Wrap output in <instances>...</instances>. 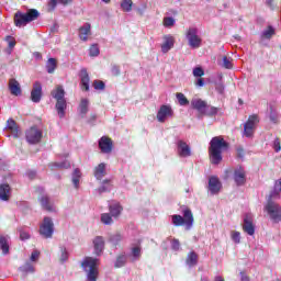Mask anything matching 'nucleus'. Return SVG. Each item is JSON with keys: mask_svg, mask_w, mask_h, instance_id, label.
Segmentation results:
<instances>
[{"mask_svg": "<svg viewBox=\"0 0 281 281\" xmlns=\"http://www.w3.org/2000/svg\"><path fill=\"white\" fill-rule=\"evenodd\" d=\"M229 148V143L223 136H215L210 142L209 155L211 162L218 166L223 161V153Z\"/></svg>", "mask_w": 281, "mask_h": 281, "instance_id": "nucleus-1", "label": "nucleus"}, {"mask_svg": "<svg viewBox=\"0 0 281 281\" xmlns=\"http://www.w3.org/2000/svg\"><path fill=\"white\" fill-rule=\"evenodd\" d=\"M183 216L179 214L171 215V223L175 227H181L184 225L187 231L192 229V225H194V216L192 215V211L190 209H184L182 211Z\"/></svg>", "mask_w": 281, "mask_h": 281, "instance_id": "nucleus-2", "label": "nucleus"}, {"mask_svg": "<svg viewBox=\"0 0 281 281\" xmlns=\"http://www.w3.org/2000/svg\"><path fill=\"white\" fill-rule=\"evenodd\" d=\"M52 98L56 100L55 109L57 111V114L59 117H65V110L67 109V99H65V89L63 86H57L56 89H54L50 92Z\"/></svg>", "mask_w": 281, "mask_h": 281, "instance_id": "nucleus-3", "label": "nucleus"}, {"mask_svg": "<svg viewBox=\"0 0 281 281\" xmlns=\"http://www.w3.org/2000/svg\"><path fill=\"white\" fill-rule=\"evenodd\" d=\"M41 13L36 9H30L27 12L23 13L18 11L14 14V24L16 27H25L27 23H32V21H36Z\"/></svg>", "mask_w": 281, "mask_h": 281, "instance_id": "nucleus-4", "label": "nucleus"}, {"mask_svg": "<svg viewBox=\"0 0 281 281\" xmlns=\"http://www.w3.org/2000/svg\"><path fill=\"white\" fill-rule=\"evenodd\" d=\"M98 262L93 257H86L81 263L83 271L87 273V281H98Z\"/></svg>", "mask_w": 281, "mask_h": 281, "instance_id": "nucleus-5", "label": "nucleus"}, {"mask_svg": "<svg viewBox=\"0 0 281 281\" xmlns=\"http://www.w3.org/2000/svg\"><path fill=\"white\" fill-rule=\"evenodd\" d=\"M54 220L49 216H45L43 222L40 224L38 234L42 238L49 239L54 237Z\"/></svg>", "mask_w": 281, "mask_h": 281, "instance_id": "nucleus-6", "label": "nucleus"}, {"mask_svg": "<svg viewBox=\"0 0 281 281\" xmlns=\"http://www.w3.org/2000/svg\"><path fill=\"white\" fill-rule=\"evenodd\" d=\"M25 139L27 144L36 146V144H41V140L43 139V131H41L36 126H32L29 130H26Z\"/></svg>", "mask_w": 281, "mask_h": 281, "instance_id": "nucleus-7", "label": "nucleus"}, {"mask_svg": "<svg viewBox=\"0 0 281 281\" xmlns=\"http://www.w3.org/2000/svg\"><path fill=\"white\" fill-rule=\"evenodd\" d=\"M273 199L269 198L268 203L266 205V211L269 214L271 221L273 223H280L281 221V206L279 204H276Z\"/></svg>", "mask_w": 281, "mask_h": 281, "instance_id": "nucleus-8", "label": "nucleus"}, {"mask_svg": "<svg viewBox=\"0 0 281 281\" xmlns=\"http://www.w3.org/2000/svg\"><path fill=\"white\" fill-rule=\"evenodd\" d=\"M186 36L191 49H199V47H201L202 40L201 36H199L198 27H189Z\"/></svg>", "mask_w": 281, "mask_h": 281, "instance_id": "nucleus-9", "label": "nucleus"}, {"mask_svg": "<svg viewBox=\"0 0 281 281\" xmlns=\"http://www.w3.org/2000/svg\"><path fill=\"white\" fill-rule=\"evenodd\" d=\"M3 133L4 137H14L15 139H19L21 135V128L19 127V124H16V121H14V119H9L7 121Z\"/></svg>", "mask_w": 281, "mask_h": 281, "instance_id": "nucleus-10", "label": "nucleus"}, {"mask_svg": "<svg viewBox=\"0 0 281 281\" xmlns=\"http://www.w3.org/2000/svg\"><path fill=\"white\" fill-rule=\"evenodd\" d=\"M222 188L223 183H221L218 177L211 176L209 178L207 191L211 196H216V194H220Z\"/></svg>", "mask_w": 281, "mask_h": 281, "instance_id": "nucleus-11", "label": "nucleus"}, {"mask_svg": "<svg viewBox=\"0 0 281 281\" xmlns=\"http://www.w3.org/2000/svg\"><path fill=\"white\" fill-rule=\"evenodd\" d=\"M233 180L238 188L245 186L247 183V172L245 168L237 167L233 172Z\"/></svg>", "mask_w": 281, "mask_h": 281, "instance_id": "nucleus-12", "label": "nucleus"}, {"mask_svg": "<svg viewBox=\"0 0 281 281\" xmlns=\"http://www.w3.org/2000/svg\"><path fill=\"white\" fill-rule=\"evenodd\" d=\"M175 115V111H172V106L170 105H161L157 112V121L160 124H164L168 117H172Z\"/></svg>", "mask_w": 281, "mask_h": 281, "instance_id": "nucleus-13", "label": "nucleus"}, {"mask_svg": "<svg viewBox=\"0 0 281 281\" xmlns=\"http://www.w3.org/2000/svg\"><path fill=\"white\" fill-rule=\"evenodd\" d=\"M177 146V154L179 155V157H191L192 156V149L190 148V145H188V143H186V140H177L176 143Z\"/></svg>", "mask_w": 281, "mask_h": 281, "instance_id": "nucleus-14", "label": "nucleus"}, {"mask_svg": "<svg viewBox=\"0 0 281 281\" xmlns=\"http://www.w3.org/2000/svg\"><path fill=\"white\" fill-rule=\"evenodd\" d=\"M99 148L103 155H110L113 153V140L109 136H102L99 139Z\"/></svg>", "mask_w": 281, "mask_h": 281, "instance_id": "nucleus-15", "label": "nucleus"}, {"mask_svg": "<svg viewBox=\"0 0 281 281\" xmlns=\"http://www.w3.org/2000/svg\"><path fill=\"white\" fill-rule=\"evenodd\" d=\"M43 98V85L40 81H35L31 91V100L35 104H38Z\"/></svg>", "mask_w": 281, "mask_h": 281, "instance_id": "nucleus-16", "label": "nucleus"}, {"mask_svg": "<svg viewBox=\"0 0 281 281\" xmlns=\"http://www.w3.org/2000/svg\"><path fill=\"white\" fill-rule=\"evenodd\" d=\"M79 78L82 91H89V82H91V78L89 77L87 68H81L79 71Z\"/></svg>", "mask_w": 281, "mask_h": 281, "instance_id": "nucleus-17", "label": "nucleus"}, {"mask_svg": "<svg viewBox=\"0 0 281 281\" xmlns=\"http://www.w3.org/2000/svg\"><path fill=\"white\" fill-rule=\"evenodd\" d=\"M243 229L248 236H254L256 234V226L254 225V222H251L249 215H245L244 217Z\"/></svg>", "mask_w": 281, "mask_h": 281, "instance_id": "nucleus-18", "label": "nucleus"}, {"mask_svg": "<svg viewBox=\"0 0 281 281\" xmlns=\"http://www.w3.org/2000/svg\"><path fill=\"white\" fill-rule=\"evenodd\" d=\"M93 175L97 181H102L106 177V164L101 162L94 167Z\"/></svg>", "mask_w": 281, "mask_h": 281, "instance_id": "nucleus-19", "label": "nucleus"}, {"mask_svg": "<svg viewBox=\"0 0 281 281\" xmlns=\"http://www.w3.org/2000/svg\"><path fill=\"white\" fill-rule=\"evenodd\" d=\"M164 44L161 45V52L162 54H168L172 47H175V37L171 35H165L164 36Z\"/></svg>", "mask_w": 281, "mask_h": 281, "instance_id": "nucleus-20", "label": "nucleus"}, {"mask_svg": "<svg viewBox=\"0 0 281 281\" xmlns=\"http://www.w3.org/2000/svg\"><path fill=\"white\" fill-rule=\"evenodd\" d=\"M93 247L95 256H102V252L104 251V237L97 236L93 239Z\"/></svg>", "mask_w": 281, "mask_h": 281, "instance_id": "nucleus-21", "label": "nucleus"}, {"mask_svg": "<svg viewBox=\"0 0 281 281\" xmlns=\"http://www.w3.org/2000/svg\"><path fill=\"white\" fill-rule=\"evenodd\" d=\"M0 249L3 256H8V254H10V236L8 235L0 236Z\"/></svg>", "mask_w": 281, "mask_h": 281, "instance_id": "nucleus-22", "label": "nucleus"}, {"mask_svg": "<svg viewBox=\"0 0 281 281\" xmlns=\"http://www.w3.org/2000/svg\"><path fill=\"white\" fill-rule=\"evenodd\" d=\"M9 91L11 92V95H15V97L21 95L22 93L21 83H19L16 79H10Z\"/></svg>", "mask_w": 281, "mask_h": 281, "instance_id": "nucleus-23", "label": "nucleus"}, {"mask_svg": "<svg viewBox=\"0 0 281 281\" xmlns=\"http://www.w3.org/2000/svg\"><path fill=\"white\" fill-rule=\"evenodd\" d=\"M89 35H91V24L85 23L80 29H79V38L80 41H89Z\"/></svg>", "mask_w": 281, "mask_h": 281, "instance_id": "nucleus-24", "label": "nucleus"}, {"mask_svg": "<svg viewBox=\"0 0 281 281\" xmlns=\"http://www.w3.org/2000/svg\"><path fill=\"white\" fill-rule=\"evenodd\" d=\"M40 203H41L42 207L44 210H46L47 212H56V206L52 202H49V196L42 195L40 198Z\"/></svg>", "mask_w": 281, "mask_h": 281, "instance_id": "nucleus-25", "label": "nucleus"}, {"mask_svg": "<svg viewBox=\"0 0 281 281\" xmlns=\"http://www.w3.org/2000/svg\"><path fill=\"white\" fill-rule=\"evenodd\" d=\"M191 105L200 113V115H203L207 103L201 99H194L191 101Z\"/></svg>", "mask_w": 281, "mask_h": 281, "instance_id": "nucleus-26", "label": "nucleus"}, {"mask_svg": "<svg viewBox=\"0 0 281 281\" xmlns=\"http://www.w3.org/2000/svg\"><path fill=\"white\" fill-rule=\"evenodd\" d=\"M127 258H131V262H137L142 258V247L134 246L131 248V254L127 255Z\"/></svg>", "mask_w": 281, "mask_h": 281, "instance_id": "nucleus-27", "label": "nucleus"}, {"mask_svg": "<svg viewBox=\"0 0 281 281\" xmlns=\"http://www.w3.org/2000/svg\"><path fill=\"white\" fill-rule=\"evenodd\" d=\"M19 271L23 273V276H27L30 273H36V268L34 267V265H32V262L26 261L19 268Z\"/></svg>", "mask_w": 281, "mask_h": 281, "instance_id": "nucleus-28", "label": "nucleus"}, {"mask_svg": "<svg viewBox=\"0 0 281 281\" xmlns=\"http://www.w3.org/2000/svg\"><path fill=\"white\" fill-rule=\"evenodd\" d=\"M111 190H113V183L111 182V179H105L101 182L97 192H99V194H104V192H111Z\"/></svg>", "mask_w": 281, "mask_h": 281, "instance_id": "nucleus-29", "label": "nucleus"}, {"mask_svg": "<svg viewBox=\"0 0 281 281\" xmlns=\"http://www.w3.org/2000/svg\"><path fill=\"white\" fill-rule=\"evenodd\" d=\"M217 65L223 69H234V59L232 57L224 56L222 60L217 61Z\"/></svg>", "mask_w": 281, "mask_h": 281, "instance_id": "nucleus-30", "label": "nucleus"}, {"mask_svg": "<svg viewBox=\"0 0 281 281\" xmlns=\"http://www.w3.org/2000/svg\"><path fill=\"white\" fill-rule=\"evenodd\" d=\"M10 184H0V201H10Z\"/></svg>", "mask_w": 281, "mask_h": 281, "instance_id": "nucleus-31", "label": "nucleus"}, {"mask_svg": "<svg viewBox=\"0 0 281 281\" xmlns=\"http://www.w3.org/2000/svg\"><path fill=\"white\" fill-rule=\"evenodd\" d=\"M109 210H110L111 216H113V218H117V216H120V214H122L123 207L120 203L114 202L109 205Z\"/></svg>", "mask_w": 281, "mask_h": 281, "instance_id": "nucleus-32", "label": "nucleus"}, {"mask_svg": "<svg viewBox=\"0 0 281 281\" xmlns=\"http://www.w3.org/2000/svg\"><path fill=\"white\" fill-rule=\"evenodd\" d=\"M276 35V29L273 26L269 25L266 30H263L260 34L261 41H271V38Z\"/></svg>", "mask_w": 281, "mask_h": 281, "instance_id": "nucleus-33", "label": "nucleus"}, {"mask_svg": "<svg viewBox=\"0 0 281 281\" xmlns=\"http://www.w3.org/2000/svg\"><path fill=\"white\" fill-rule=\"evenodd\" d=\"M187 266L192 268V267H196V265L199 263V255H196V252L191 251L188 256H187Z\"/></svg>", "mask_w": 281, "mask_h": 281, "instance_id": "nucleus-34", "label": "nucleus"}, {"mask_svg": "<svg viewBox=\"0 0 281 281\" xmlns=\"http://www.w3.org/2000/svg\"><path fill=\"white\" fill-rule=\"evenodd\" d=\"M127 260H128V256L125 255V252L119 255V256L116 257L115 262H114L115 269H122V267H125Z\"/></svg>", "mask_w": 281, "mask_h": 281, "instance_id": "nucleus-35", "label": "nucleus"}, {"mask_svg": "<svg viewBox=\"0 0 281 281\" xmlns=\"http://www.w3.org/2000/svg\"><path fill=\"white\" fill-rule=\"evenodd\" d=\"M78 111H79L81 117H85V115H87V113H89V99H81L79 106H78Z\"/></svg>", "mask_w": 281, "mask_h": 281, "instance_id": "nucleus-36", "label": "nucleus"}, {"mask_svg": "<svg viewBox=\"0 0 281 281\" xmlns=\"http://www.w3.org/2000/svg\"><path fill=\"white\" fill-rule=\"evenodd\" d=\"M281 194V179L274 182L273 190L270 192L269 199H280Z\"/></svg>", "mask_w": 281, "mask_h": 281, "instance_id": "nucleus-37", "label": "nucleus"}, {"mask_svg": "<svg viewBox=\"0 0 281 281\" xmlns=\"http://www.w3.org/2000/svg\"><path fill=\"white\" fill-rule=\"evenodd\" d=\"M56 67H58V61L56 60V58H48V60L46 61L47 74H54L56 71Z\"/></svg>", "mask_w": 281, "mask_h": 281, "instance_id": "nucleus-38", "label": "nucleus"}, {"mask_svg": "<svg viewBox=\"0 0 281 281\" xmlns=\"http://www.w3.org/2000/svg\"><path fill=\"white\" fill-rule=\"evenodd\" d=\"M80 177H82V173L80 172V169H75L71 176V182L74 184V188L78 190L80 188Z\"/></svg>", "mask_w": 281, "mask_h": 281, "instance_id": "nucleus-39", "label": "nucleus"}, {"mask_svg": "<svg viewBox=\"0 0 281 281\" xmlns=\"http://www.w3.org/2000/svg\"><path fill=\"white\" fill-rule=\"evenodd\" d=\"M218 111H221V109L206 104V108L204 109V112L202 113V115L214 117V115H218Z\"/></svg>", "mask_w": 281, "mask_h": 281, "instance_id": "nucleus-40", "label": "nucleus"}, {"mask_svg": "<svg viewBox=\"0 0 281 281\" xmlns=\"http://www.w3.org/2000/svg\"><path fill=\"white\" fill-rule=\"evenodd\" d=\"M59 262H61V265H65V262H67V260H69V251L67 250V247L65 246H59Z\"/></svg>", "mask_w": 281, "mask_h": 281, "instance_id": "nucleus-41", "label": "nucleus"}, {"mask_svg": "<svg viewBox=\"0 0 281 281\" xmlns=\"http://www.w3.org/2000/svg\"><path fill=\"white\" fill-rule=\"evenodd\" d=\"M256 124H258V115L254 114L248 117V121L244 124V126L249 128H256Z\"/></svg>", "mask_w": 281, "mask_h": 281, "instance_id": "nucleus-42", "label": "nucleus"}, {"mask_svg": "<svg viewBox=\"0 0 281 281\" xmlns=\"http://www.w3.org/2000/svg\"><path fill=\"white\" fill-rule=\"evenodd\" d=\"M176 98H177L180 106H186V105L190 104V101H188V98H186L184 93L178 92L176 94Z\"/></svg>", "mask_w": 281, "mask_h": 281, "instance_id": "nucleus-43", "label": "nucleus"}, {"mask_svg": "<svg viewBox=\"0 0 281 281\" xmlns=\"http://www.w3.org/2000/svg\"><path fill=\"white\" fill-rule=\"evenodd\" d=\"M121 8L123 12H131L133 10V0H122Z\"/></svg>", "mask_w": 281, "mask_h": 281, "instance_id": "nucleus-44", "label": "nucleus"}, {"mask_svg": "<svg viewBox=\"0 0 281 281\" xmlns=\"http://www.w3.org/2000/svg\"><path fill=\"white\" fill-rule=\"evenodd\" d=\"M101 223L103 225H113V216L109 213L101 214Z\"/></svg>", "mask_w": 281, "mask_h": 281, "instance_id": "nucleus-45", "label": "nucleus"}, {"mask_svg": "<svg viewBox=\"0 0 281 281\" xmlns=\"http://www.w3.org/2000/svg\"><path fill=\"white\" fill-rule=\"evenodd\" d=\"M89 56H91L92 58L100 56V47L98 46V44H92L90 46Z\"/></svg>", "mask_w": 281, "mask_h": 281, "instance_id": "nucleus-46", "label": "nucleus"}, {"mask_svg": "<svg viewBox=\"0 0 281 281\" xmlns=\"http://www.w3.org/2000/svg\"><path fill=\"white\" fill-rule=\"evenodd\" d=\"M215 89L217 93L223 95L225 93V85L223 83V75H220V81L215 83Z\"/></svg>", "mask_w": 281, "mask_h": 281, "instance_id": "nucleus-47", "label": "nucleus"}, {"mask_svg": "<svg viewBox=\"0 0 281 281\" xmlns=\"http://www.w3.org/2000/svg\"><path fill=\"white\" fill-rule=\"evenodd\" d=\"M92 87L95 91H104V89H106V85L102 80H94Z\"/></svg>", "mask_w": 281, "mask_h": 281, "instance_id": "nucleus-48", "label": "nucleus"}, {"mask_svg": "<svg viewBox=\"0 0 281 281\" xmlns=\"http://www.w3.org/2000/svg\"><path fill=\"white\" fill-rule=\"evenodd\" d=\"M231 238L235 245H240V232L238 231H233L231 233Z\"/></svg>", "mask_w": 281, "mask_h": 281, "instance_id": "nucleus-49", "label": "nucleus"}, {"mask_svg": "<svg viewBox=\"0 0 281 281\" xmlns=\"http://www.w3.org/2000/svg\"><path fill=\"white\" fill-rule=\"evenodd\" d=\"M110 243L113 244L114 246L120 245V243H122V235L115 234L110 236Z\"/></svg>", "mask_w": 281, "mask_h": 281, "instance_id": "nucleus-50", "label": "nucleus"}, {"mask_svg": "<svg viewBox=\"0 0 281 281\" xmlns=\"http://www.w3.org/2000/svg\"><path fill=\"white\" fill-rule=\"evenodd\" d=\"M52 166H54L55 168H71V164H69L68 160H64L61 162H54Z\"/></svg>", "mask_w": 281, "mask_h": 281, "instance_id": "nucleus-51", "label": "nucleus"}, {"mask_svg": "<svg viewBox=\"0 0 281 281\" xmlns=\"http://www.w3.org/2000/svg\"><path fill=\"white\" fill-rule=\"evenodd\" d=\"M58 3H61V5H67V3H71V0H50L52 8H56Z\"/></svg>", "mask_w": 281, "mask_h": 281, "instance_id": "nucleus-52", "label": "nucleus"}, {"mask_svg": "<svg viewBox=\"0 0 281 281\" xmlns=\"http://www.w3.org/2000/svg\"><path fill=\"white\" fill-rule=\"evenodd\" d=\"M205 71L200 66L193 68V76L194 78H201V76H204Z\"/></svg>", "mask_w": 281, "mask_h": 281, "instance_id": "nucleus-53", "label": "nucleus"}, {"mask_svg": "<svg viewBox=\"0 0 281 281\" xmlns=\"http://www.w3.org/2000/svg\"><path fill=\"white\" fill-rule=\"evenodd\" d=\"M176 21L175 18L168 16L164 19V25L165 27H172L175 25Z\"/></svg>", "mask_w": 281, "mask_h": 281, "instance_id": "nucleus-54", "label": "nucleus"}, {"mask_svg": "<svg viewBox=\"0 0 281 281\" xmlns=\"http://www.w3.org/2000/svg\"><path fill=\"white\" fill-rule=\"evenodd\" d=\"M40 256H41V251H38V250H33L32 254H31V257H30V261H31V262H37Z\"/></svg>", "mask_w": 281, "mask_h": 281, "instance_id": "nucleus-55", "label": "nucleus"}, {"mask_svg": "<svg viewBox=\"0 0 281 281\" xmlns=\"http://www.w3.org/2000/svg\"><path fill=\"white\" fill-rule=\"evenodd\" d=\"M244 136L248 138L254 137V128L244 125Z\"/></svg>", "mask_w": 281, "mask_h": 281, "instance_id": "nucleus-56", "label": "nucleus"}, {"mask_svg": "<svg viewBox=\"0 0 281 281\" xmlns=\"http://www.w3.org/2000/svg\"><path fill=\"white\" fill-rule=\"evenodd\" d=\"M171 249L173 251H179V249H181V243H179V239H172Z\"/></svg>", "mask_w": 281, "mask_h": 281, "instance_id": "nucleus-57", "label": "nucleus"}, {"mask_svg": "<svg viewBox=\"0 0 281 281\" xmlns=\"http://www.w3.org/2000/svg\"><path fill=\"white\" fill-rule=\"evenodd\" d=\"M236 151H237V157L239 159H245V148H243V146H238L236 148Z\"/></svg>", "mask_w": 281, "mask_h": 281, "instance_id": "nucleus-58", "label": "nucleus"}, {"mask_svg": "<svg viewBox=\"0 0 281 281\" xmlns=\"http://www.w3.org/2000/svg\"><path fill=\"white\" fill-rule=\"evenodd\" d=\"M111 74H112V76H120V74H121L120 66L113 65L111 68Z\"/></svg>", "mask_w": 281, "mask_h": 281, "instance_id": "nucleus-59", "label": "nucleus"}, {"mask_svg": "<svg viewBox=\"0 0 281 281\" xmlns=\"http://www.w3.org/2000/svg\"><path fill=\"white\" fill-rule=\"evenodd\" d=\"M273 149H274L277 153H280V150H281L280 138H276V139L273 140Z\"/></svg>", "mask_w": 281, "mask_h": 281, "instance_id": "nucleus-60", "label": "nucleus"}, {"mask_svg": "<svg viewBox=\"0 0 281 281\" xmlns=\"http://www.w3.org/2000/svg\"><path fill=\"white\" fill-rule=\"evenodd\" d=\"M20 238L21 240H30V233L25 231H20Z\"/></svg>", "mask_w": 281, "mask_h": 281, "instance_id": "nucleus-61", "label": "nucleus"}, {"mask_svg": "<svg viewBox=\"0 0 281 281\" xmlns=\"http://www.w3.org/2000/svg\"><path fill=\"white\" fill-rule=\"evenodd\" d=\"M7 41H9L10 49H14V46L16 45V42L12 38V36H7Z\"/></svg>", "mask_w": 281, "mask_h": 281, "instance_id": "nucleus-62", "label": "nucleus"}, {"mask_svg": "<svg viewBox=\"0 0 281 281\" xmlns=\"http://www.w3.org/2000/svg\"><path fill=\"white\" fill-rule=\"evenodd\" d=\"M26 175L29 179H34V177H36V171L31 170V171H27Z\"/></svg>", "mask_w": 281, "mask_h": 281, "instance_id": "nucleus-63", "label": "nucleus"}, {"mask_svg": "<svg viewBox=\"0 0 281 281\" xmlns=\"http://www.w3.org/2000/svg\"><path fill=\"white\" fill-rule=\"evenodd\" d=\"M240 280L241 281H249V277H247V274H245V272H240Z\"/></svg>", "mask_w": 281, "mask_h": 281, "instance_id": "nucleus-64", "label": "nucleus"}]
</instances>
